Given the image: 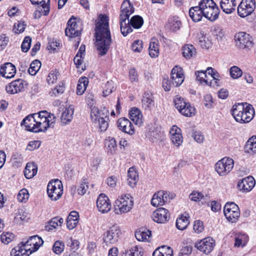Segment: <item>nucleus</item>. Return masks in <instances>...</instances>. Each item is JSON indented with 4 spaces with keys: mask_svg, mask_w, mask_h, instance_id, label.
<instances>
[{
    "mask_svg": "<svg viewBox=\"0 0 256 256\" xmlns=\"http://www.w3.org/2000/svg\"><path fill=\"white\" fill-rule=\"evenodd\" d=\"M56 122V116L46 110L30 114L22 122L26 130L33 132H45Z\"/></svg>",
    "mask_w": 256,
    "mask_h": 256,
    "instance_id": "obj_1",
    "label": "nucleus"
},
{
    "mask_svg": "<svg viewBox=\"0 0 256 256\" xmlns=\"http://www.w3.org/2000/svg\"><path fill=\"white\" fill-rule=\"evenodd\" d=\"M96 46L98 54H106L112 43L108 18L106 16L99 15L96 24Z\"/></svg>",
    "mask_w": 256,
    "mask_h": 256,
    "instance_id": "obj_2",
    "label": "nucleus"
},
{
    "mask_svg": "<svg viewBox=\"0 0 256 256\" xmlns=\"http://www.w3.org/2000/svg\"><path fill=\"white\" fill-rule=\"evenodd\" d=\"M86 100L88 105L91 107L90 118L93 124L98 128L100 132H105L108 126V111L105 108L100 110L98 108L93 106L94 96L92 94H88L86 96Z\"/></svg>",
    "mask_w": 256,
    "mask_h": 256,
    "instance_id": "obj_3",
    "label": "nucleus"
},
{
    "mask_svg": "<svg viewBox=\"0 0 256 256\" xmlns=\"http://www.w3.org/2000/svg\"><path fill=\"white\" fill-rule=\"evenodd\" d=\"M254 110L252 105L247 103H238L232 106V114L235 120L240 124L250 122L254 116Z\"/></svg>",
    "mask_w": 256,
    "mask_h": 256,
    "instance_id": "obj_4",
    "label": "nucleus"
},
{
    "mask_svg": "<svg viewBox=\"0 0 256 256\" xmlns=\"http://www.w3.org/2000/svg\"><path fill=\"white\" fill-rule=\"evenodd\" d=\"M133 206V198L130 194H122L115 201L114 211L117 214H122L129 212Z\"/></svg>",
    "mask_w": 256,
    "mask_h": 256,
    "instance_id": "obj_5",
    "label": "nucleus"
},
{
    "mask_svg": "<svg viewBox=\"0 0 256 256\" xmlns=\"http://www.w3.org/2000/svg\"><path fill=\"white\" fill-rule=\"evenodd\" d=\"M198 4L208 20L214 21L218 18L220 10L213 0H200Z\"/></svg>",
    "mask_w": 256,
    "mask_h": 256,
    "instance_id": "obj_6",
    "label": "nucleus"
},
{
    "mask_svg": "<svg viewBox=\"0 0 256 256\" xmlns=\"http://www.w3.org/2000/svg\"><path fill=\"white\" fill-rule=\"evenodd\" d=\"M47 193L52 200H57L61 198L63 194V186L62 182L58 179L50 180L47 186Z\"/></svg>",
    "mask_w": 256,
    "mask_h": 256,
    "instance_id": "obj_7",
    "label": "nucleus"
},
{
    "mask_svg": "<svg viewBox=\"0 0 256 256\" xmlns=\"http://www.w3.org/2000/svg\"><path fill=\"white\" fill-rule=\"evenodd\" d=\"M234 166V160L228 157H224L219 160L214 166L215 170L220 176H225L228 174Z\"/></svg>",
    "mask_w": 256,
    "mask_h": 256,
    "instance_id": "obj_8",
    "label": "nucleus"
},
{
    "mask_svg": "<svg viewBox=\"0 0 256 256\" xmlns=\"http://www.w3.org/2000/svg\"><path fill=\"white\" fill-rule=\"evenodd\" d=\"M42 238L37 235L30 236L25 242H22L21 244L25 249V252H27V255H30L33 252L37 250L43 244Z\"/></svg>",
    "mask_w": 256,
    "mask_h": 256,
    "instance_id": "obj_9",
    "label": "nucleus"
},
{
    "mask_svg": "<svg viewBox=\"0 0 256 256\" xmlns=\"http://www.w3.org/2000/svg\"><path fill=\"white\" fill-rule=\"evenodd\" d=\"M224 213L228 220L236 222L240 216L238 206L234 202H227L224 208Z\"/></svg>",
    "mask_w": 256,
    "mask_h": 256,
    "instance_id": "obj_10",
    "label": "nucleus"
},
{
    "mask_svg": "<svg viewBox=\"0 0 256 256\" xmlns=\"http://www.w3.org/2000/svg\"><path fill=\"white\" fill-rule=\"evenodd\" d=\"M120 230L118 227L114 226L103 234L104 243L107 246L116 244L119 238Z\"/></svg>",
    "mask_w": 256,
    "mask_h": 256,
    "instance_id": "obj_11",
    "label": "nucleus"
},
{
    "mask_svg": "<svg viewBox=\"0 0 256 256\" xmlns=\"http://www.w3.org/2000/svg\"><path fill=\"white\" fill-rule=\"evenodd\" d=\"M234 40L236 46L240 48H249L253 44L252 38L245 32H239L235 34Z\"/></svg>",
    "mask_w": 256,
    "mask_h": 256,
    "instance_id": "obj_12",
    "label": "nucleus"
},
{
    "mask_svg": "<svg viewBox=\"0 0 256 256\" xmlns=\"http://www.w3.org/2000/svg\"><path fill=\"white\" fill-rule=\"evenodd\" d=\"M68 26L65 30V34L70 38H76L79 36L82 30V24L76 22V18H70L67 23Z\"/></svg>",
    "mask_w": 256,
    "mask_h": 256,
    "instance_id": "obj_13",
    "label": "nucleus"
},
{
    "mask_svg": "<svg viewBox=\"0 0 256 256\" xmlns=\"http://www.w3.org/2000/svg\"><path fill=\"white\" fill-rule=\"evenodd\" d=\"M256 8L254 0H242L238 7V14L242 18L250 15Z\"/></svg>",
    "mask_w": 256,
    "mask_h": 256,
    "instance_id": "obj_14",
    "label": "nucleus"
},
{
    "mask_svg": "<svg viewBox=\"0 0 256 256\" xmlns=\"http://www.w3.org/2000/svg\"><path fill=\"white\" fill-rule=\"evenodd\" d=\"M26 84L20 78L13 80L6 86V92L10 94H16L24 91Z\"/></svg>",
    "mask_w": 256,
    "mask_h": 256,
    "instance_id": "obj_15",
    "label": "nucleus"
},
{
    "mask_svg": "<svg viewBox=\"0 0 256 256\" xmlns=\"http://www.w3.org/2000/svg\"><path fill=\"white\" fill-rule=\"evenodd\" d=\"M214 245V240L208 237L196 242L195 246L200 252L208 254L212 251Z\"/></svg>",
    "mask_w": 256,
    "mask_h": 256,
    "instance_id": "obj_16",
    "label": "nucleus"
},
{
    "mask_svg": "<svg viewBox=\"0 0 256 256\" xmlns=\"http://www.w3.org/2000/svg\"><path fill=\"white\" fill-rule=\"evenodd\" d=\"M96 207L102 214L108 213L111 209V204L108 198L104 194H100L96 200Z\"/></svg>",
    "mask_w": 256,
    "mask_h": 256,
    "instance_id": "obj_17",
    "label": "nucleus"
},
{
    "mask_svg": "<svg viewBox=\"0 0 256 256\" xmlns=\"http://www.w3.org/2000/svg\"><path fill=\"white\" fill-rule=\"evenodd\" d=\"M256 184V181L252 176H248L240 180L238 183V188L242 192L251 191Z\"/></svg>",
    "mask_w": 256,
    "mask_h": 256,
    "instance_id": "obj_18",
    "label": "nucleus"
},
{
    "mask_svg": "<svg viewBox=\"0 0 256 256\" xmlns=\"http://www.w3.org/2000/svg\"><path fill=\"white\" fill-rule=\"evenodd\" d=\"M170 78L172 83L174 86H180L184 79L182 68L177 66H175L172 70Z\"/></svg>",
    "mask_w": 256,
    "mask_h": 256,
    "instance_id": "obj_19",
    "label": "nucleus"
},
{
    "mask_svg": "<svg viewBox=\"0 0 256 256\" xmlns=\"http://www.w3.org/2000/svg\"><path fill=\"white\" fill-rule=\"evenodd\" d=\"M170 214L167 210L160 208L153 212L152 220L157 223L163 224L168 220Z\"/></svg>",
    "mask_w": 256,
    "mask_h": 256,
    "instance_id": "obj_20",
    "label": "nucleus"
},
{
    "mask_svg": "<svg viewBox=\"0 0 256 256\" xmlns=\"http://www.w3.org/2000/svg\"><path fill=\"white\" fill-rule=\"evenodd\" d=\"M166 192L160 190L155 193L152 198L151 204L154 206L164 205L168 199Z\"/></svg>",
    "mask_w": 256,
    "mask_h": 256,
    "instance_id": "obj_21",
    "label": "nucleus"
},
{
    "mask_svg": "<svg viewBox=\"0 0 256 256\" xmlns=\"http://www.w3.org/2000/svg\"><path fill=\"white\" fill-rule=\"evenodd\" d=\"M118 126L119 129L128 134L130 135H132L134 133V128L132 122L125 118H122L118 120L117 122Z\"/></svg>",
    "mask_w": 256,
    "mask_h": 256,
    "instance_id": "obj_22",
    "label": "nucleus"
},
{
    "mask_svg": "<svg viewBox=\"0 0 256 256\" xmlns=\"http://www.w3.org/2000/svg\"><path fill=\"white\" fill-rule=\"evenodd\" d=\"M134 8L129 0H124L121 6L120 20H129V16L134 12Z\"/></svg>",
    "mask_w": 256,
    "mask_h": 256,
    "instance_id": "obj_23",
    "label": "nucleus"
},
{
    "mask_svg": "<svg viewBox=\"0 0 256 256\" xmlns=\"http://www.w3.org/2000/svg\"><path fill=\"white\" fill-rule=\"evenodd\" d=\"M0 74L2 76L6 78H12L16 74V68L12 63L6 62L1 66Z\"/></svg>",
    "mask_w": 256,
    "mask_h": 256,
    "instance_id": "obj_24",
    "label": "nucleus"
},
{
    "mask_svg": "<svg viewBox=\"0 0 256 256\" xmlns=\"http://www.w3.org/2000/svg\"><path fill=\"white\" fill-rule=\"evenodd\" d=\"M130 119L139 126L143 123L142 114L140 110L136 108H132L129 113Z\"/></svg>",
    "mask_w": 256,
    "mask_h": 256,
    "instance_id": "obj_25",
    "label": "nucleus"
},
{
    "mask_svg": "<svg viewBox=\"0 0 256 256\" xmlns=\"http://www.w3.org/2000/svg\"><path fill=\"white\" fill-rule=\"evenodd\" d=\"M74 110V106L70 105L62 112L60 118L62 124L66 125L72 122L73 118Z\"/></svg>",
    "mask_w": 256,
    "mask_h": 256,
    "instance_id": "obj_26",
    "label": "nucleus"
},
{
    "mask_svg": "<svg viewBox=\"0 0 256 256\" xmlns=\"http://www.w3.org/2000/svg\"><path fill=\"white\" fill-rule=\"evenodd\" d=\"M236 0H221L220 6L224 12L227 14H232L236 8Z\"/></svg>",
    "mask_w": 256,
    "mask_h": 256,
    "instance_id": "obj_27",
    "label": "nucleus"
},
{
    "mask_svg": "<svg viewBox=\"0 0 256 256\" xmlns=\"http://www.w3.org/2000/svg\"><path fill=\"white\" fill-rule=\"evenodd\" d=\"M189 15L194 22L200 21L202 17L204 16L203 11L199 5L190 8L189 10Z\"/></svg>",
    "mask_w": 256,
    "mask_h": 256,
    "instance_id": "obj_28",
    "label": "nucleus"
},
{
    "mask_svg": "<svg viewBox=\"0 0 256 256\" xmlns=\"http://www.w3.org/2000/svg\"><path fill=\"white\" fill-rule=\"evenodd\" d=\"M78 213L76 211L71 212L66 220V226L68 229L71 230L76 227L78 222Z\"/></svg>",
    "mask_w": 256,
    "mask_h": 256,
    "instance_id": "obj_29",
    "label": "nucleus"
},
{
    "mask_svg": "<svg viewBox=\"0 0 256 256\" xmlns=\"http://www.w3.org/2000/svg\"><path fill=\"white\" fill-rule=\"evenodd\" d=\"M34 5H40L42 8L40 12L44 16H46L50 12V0H30Z\"/></svg>",
    "mask_w": 256,
    "mask_h": 256,
    "instance_id": "obj_30",
    "label": "nucleus"
},
{
    "mask_svg": "<svg viewBox=\"0 0 256 256\" xmlns=\"http://www.w3.org/2000/svg\"><path fill=\"white\" fill-rule=\"evenodd\" d=\"M149 54L152 58H156L159 54V44L158 40L154 38L151 39L149 48Z\"/></svg>",
    "mask_w": 256,
    "mask_h": 256,
    "instance_id": "obj_31",
    "label": "nucleus"
},
{
    "mask_svg": "<svg viewBox=\"0 0 256 256\" xmlns=\"http://www.w3.org/2000/svg\"><path fill=\"white\" fill-rule=\"evenodd\" d=\"M38 167L34 162H28L26 164L24 172L26 178H33L37 173Z\"/></svg>",
    "mask_w": 256,
    "mask_h": 256,
    "instance_id": "obj_32",
    "label": "nucleus"
},
{
    "mask_svg": "<svg viewBox=\"0 0 256 256\" xmlns=\"http://www.w3.org/2000/svg\"><path fill=\"white\" fill-rule=\"evenodd\" d=\"M151 236V232L142 228L135 232V237L138 241L148 242Z\"/></svg>",
    "mask_w": 256,
    "mask_h": 256,
    "instance_id": "obj_33",
    "label": "nucleus"
},
{
    "mask_svg": "<svg viewBox=\"0 0 256 256\" xmlns=\"http://www.w3.org/2000/svg\"><path fill=\"white\" fill-rule=\"evenodd\" d=\"M244 151L250 154L256 153V136H253L247 141Z\"/></svg>",
    "mask_w": 256,
    "mask_h": 256,
    "instance_id": "obj_34",
    "label": "nucleus"
},
{
    "mask_svg": "<svg viewBox=\"0 0 256 256\" xmlns=\"http://www.w3.org/2000/svg\"><path fill=\"white\" fill-rule=\"evenodd\" d=\"M138 179V176L135 169L131 167L128 172V184L131 187H134L136 184Z\"/></svg>",
    "mask_w": 256,
    "mask_h": 256,
    "instance_id": "obj_35",
    "label": "nucleus"
},
{
    "mask_svg": "<svg viewBox=\"0 0 256 256\" xmlns=\"http://www.w3.org/2000/svg\"><path fill=\"white\" fill-rule=\"evenodd\" d=\"M172 250L169 246H163L156 249L152 256H172Z\"/></svg>",
    "mask_w": 256,
    "mask_h": 256,
    "instance_id": "obj_36",
    "label": "nucleus"
},
{
    "mask_svg": "<svg viewBox=\"0 0 256 256\" xmlns=\"http://www.w3.org/2000/svg\"><path fill=\"white\" fill-rule=\"evenodd\" d=\"M188 214H182L176 221V226L180 230L186 229L189 224Z\"/></svg>",
    "mask_w": 256,
    "mask_h": 256,
    "instance_id": "obj_37",
    "label": "nucleus"
},
{
    "mask_svg": "<svg viewBox=\"0 0 256 256\" xmlns=\"http://www.w3.org/2000/svg\"><path fill=\"white\" fill-rule=\"evenodd\" d=\"M182 25L181 22L178 17L174 16L168 20V28L173 32L180 30Z\"/></svg>",
    "mask_w": 256,
    "mask_h": 256,
    "instance_id": "obj_38",
    "label": "nucleus"
},
{
    "mask_svg": "<svg viewBox=\"0 0 256 256\" xmlns=\"http://www.w3.org/2000/svg\"><path fill=\"white\" fill-rule=\"evenodd\" d=\"M64 220L60 216L54 217L48 222V224L46 226L48 230H52L58 226H60Z\"/></svg>",
    "mask_w": 256,
    "mask_h": 256,
    "instance_id": "obj_39",
    "label": "nucleus"
},
{
    "mask_svg": "<svg viewBox=\"0 0 256 256\" xmlns=\"http://www.w3.org/2000/svg\"><path fill=\"white\" fill-rule=\"evenodd\" d=\"M183 56L186 58H190L196 54V50L192 44H186L182 48Z\"/></svg>",
    "mask_w": 256,
    "mask_h": 256,
    "instance_id": "obj_40",
    "label": "nucleus"
},
{
    "mask_svg": "<svg viewBox=\"0 0 256 256\" xmlns=\"http://www.w3.org/2000/svg\"><path fill=\"white\" fill-rule=\"evenodd\" d=\"M142 106L144 110L151 109L154 106V100L151 95L145 94L142 100Z\"/></svg>",
    "mask_w": 256,
    "mask_h": 256,
    "instance_id": "obj_41",
    "label": "nucleus"
},
{
    "mask_svg": "<svg viewBox=\"0 0 256 256\" xmlns=\"http://www.w3.org/2000/svg\"><path fill=\"white\" fill-rule=\"evenodd\" d=\"M88 83V80L86 77H82L79 79L76 88L77 94L82 95L84 92Z\"/></svg>",
    "mask_w": 256,
    "mask_h": 256,
    "instance_id": "obj_42",
    "label": "nucleus"
},
{
    "mask_svg": "<svg viewBox=\"0 0 256 256\" xmlns=\"http://www.w3.org/2000/svg\"><path fill=\"white\" fill-rule=\"evenodd\" d=\"M120 28L121 32L124 36L132 32L129 20H120Z\"/></svg>",
    "mask_w": 256,
    "mask_h": 256,
    "instance_id": "obj_43",
    "label": "nucleus"
},
{
    "mask_svg": "<svg viewBox=\"0 0 256 256\" xmlns=\"http://www.w3.org/2000/svg\"><path fill=\"white\" fill-rule=\"evenodd\" d=\"M143 250L142 248L138 246L132 247L129 250H127L125 253H123L122 256H142Z\"/></svg>",
    "mask_w": 256,
    "mask_h": 256,
    "instance_id": "obj_44",
    "label": "nucleus"
},
{
    "mask_svg": "<svg viewBox=\"0 0 256 256\" xmlns=\"http://www.w3.org/2000/svg\"><path fill=\"white\" fill-rule=\"evenodd\" d=\"M178 111L182 114L187 117L192 116L195 114V109L190 103L187 104L186 106L182 107Z\"/></svg>",
    "mask_w": 256,
    "mask_h": 256,
    "instance_id": "obj_45",
    "label": "nucleus"
},
{
    "mask_svg": "<svg viewBox=\"0 0 256 256\" xmlns=\"http://www.w3.org/2000/svg\"><path fill=\"white\" fill-rule=\"evenodd\" d=\"M11 256H29L27 255V252H25V249L21 244L13 248L10 252Z\"/></svg>",
    "mask_w": 256,
    "mask_h": 256,
    "instance_id": "obj_46",
    "label": "nucleus"
},
{
    "mask_svg": "<svg viewBox=\"0 0 256 256\" xmlns=\"http://www.w3.org/2000/svg\"><path fill=\"white\" fill-rule=\"evenodd\" d=\"M198 43L202 48L208 49L212 46L211 41L202 34L199 36Z\"/></svg>",
    "mask_w": 256,
    "mask_h": 256,
    "instance_id": "obj_47",
    "label": "nucleus"
},
{
    "mask_svg": "<svg viewBox=\"0 0 256 256\" xmlns=\"http://www.w3.org/2000/svg\"><path fill=\"white\" fill-rule=\"evenodd\" d=\"M195 74L196 80L200 82L201 84L204 83L206 85H211L212 82H208L206 79L207 76L206 72L204 70L197 71L196 72Z\"/></svg>",
    "mask_w": 256,
    "mask_h": 256,
    "instance_id": "obj_48",
    "label": "nucleus"
},
{
    "mask_svg": "<svg viewBox=\"0 0 256 256\" xmlns=\"http://www.w3.org/2000/svg\"><path fill=\"white\" fill-rule=\"evenodd\" d=\"M144 24L142 18L139 16H135L132 18L130 20V24L135 28H140Z\"/></svg>",
    "mask_w": 256,
    "mask_h": 256,
    "instance_id": "obj_49",
    "label": "nucleus"
},
{
    "mask_svg": "<svg viewBox=\"0 0 256 256\" xmlns=\"http://www.w3.org/2000/svg\"><path fill=\"white\" fill-rule=\"evenodd\" d=\"M41 66V62L39 60H36L32 62L28 70L29 74L32 76L36 74Z\"/></svg>",
    "mask_w": 256,
    "mask_h": 256,
    "instance_id": "obj_50",
    "label": "nucleus"
},
{
    "mask_svg": "<svg viewBox=\"0 0 256 256\" xmlns=\"http://www.w3.org/2000/svg\"><path fill=\"white\" fill-rule=\"evenodd\" d=\"M26 216L22 210H18L15 213L13 222L16 224H22L25 220Z\"/></svg>",
    "mask_w": 256,
    "mask_h": 256,
    "instance_id": "obj_51",
    "label": "nucleus"
},
{
    "mask_svg": "<svg viewBox=\"0 0 256 256\" xmlns=\"http://www.w3.org/2000/svg\"><path fill=\"white\" fill-rule=\"evenodd\" d=\"M106 146L108 149V152L112 154L116 151L117 146L115 139L109 138L106 140Z\"/></svg>",
    "mask_w": 256,
    "mask_h": 256,
    "instance_id": "obj_52",
    "label": "nucleus"
},
{
    "mask_svg": "<svg viewBox=\"0 0 256 256\" xmlns=\"http://www.w3.org/2000/svg\"><path fill=\"white\" fill-rule=\"evenodd\" d=\"M14 235L10 232H4L0 236L1 242L7 244L14 240Z\"/></svg>",
    "mask_w": 256,
    "mask_h": 256,
    "instance_id": "obj_53",
    "label": "nucleus"
},
{
    "mask_svg": "<svg viewBox=\"0 0 256 256\" xmlns=\"http://www.w3.org/2000/svg\"><path fill=\"white\" fill-rule=\"evenodd\" d=\"M248 240V236L246 235L238 236L235 239L234 246L239 247L244 246Z\"/></svg>",
    "mask_w": 256,
    "mask_h": 256,
    "instance_id": "obj_54",
    "label": "nucleus"
},
{
    "mask_svg": "<svg viewBox=\"0 0 256 256\" xmlns=\"http://www.w3.org/2000/svg\"><path fill=\"white\" fill-rule=\"evenodd\" d=\"M174 102L176 108L179 110L182 108V107L186 106L188 102H186L184 98H182L179 96H176L174 100Z\"/></svg>",
    "mask_w": 256,
    "mask_h": 256,
    "instance_id": "obj_55",
    "label": "nucleus"
},
{
    "mask_svg": "<svg viewBox=\"0 0 256 256\" xmlns=\"http://www.w3.org/2000/svg\"><path fill=\"white\" fill-rule=\"evenodd\" d=\"M230 76L234 79L240 77L242 74V70L236 66H233L230 69Z\"/></svg>",
    "mask_w": 256,
    "mask_h": 256,
    "instance_id": "obj_56",
    "label": "nucleus"
},
{
    "mask_svg": "<svg viewBox=\"0 0 256 256\" xmlns=\"http://www.w3.org/2000/svg\"><path fill=\"white\" fill-rule=\"evenodd\" d=\"M29 197V194L26 189L21 190L17 196V198L20 202H26Z\"/></svg>",
    "mask_w": 256,
    "mask_h": 256,
    "instance_id": "obj_57",
    "label": "nucleus"
},
{
    "mask_svg": "<svg viewBox=\"0 0 256 256\" xmlns=\"http://www.w3.org/2000/svg\"><path fill=\"white\" fill-rule=\"evenodd\" d=\"M64 87L62 84V85L56 86L54 88L52 89L50 92V94L52 96H58L59 95L64 93Z\"/></svg>",
    "mask_w": 256,
    "mask_h": 256,
    "instance_id": "obj_58",
    "label": "nucleus"
},
{
    "mask_svg": "<svg viewBox=\"0 0 256 256\" xmlns=\"http://www.w3.org/2000/svg\"><path fill=\"white\" fill-rule=\"evenodd\" d=\"M64 248V244L62 242L58 240L54 243L52 250L55 254H60L63 252Z\"/></svg>",
    "mask_w": 256,
    "mask_h": 256,
    "instance_id": "obj_59",
    "label": "nucleus"
},
{
    "mask_svg": "<svg viewBox=\"0 0 256 256\" xmlns=\"http://www.w3.org/2000/svg\"><path fill=\"white\" fill-rule=\"evenodd\" d=\"M170 139L174 145L176 147H179L182 144L183 142V138L182 134H178L177 135H174V136H172L170 137Z\"/></svg>",
    "mask_w": 256,
    "mask_h": 256,
    "instance_id": "obj_60",
    "label": "nucleus"
},
{
    "mask_svg": "<svg viewBox=\"0 0 256 256\" xmlns=\"http://www.w3.org/2000/svg\"><path fill=\"white\" fill-rule=\"evenodd\" d=\"M31 42L32 40L30 36H26L24 38L21 45L22 50L23 52H26L29 50Z\"/></svg>",
    "mask_w": 256,
    "mask_h": 256,
    "instance_id": "obj_61",
    "label": "nucleus"
},
{
    "mask_svg": "<svg viewBox=\"0 0 256 256\" xmlns=\"http://www.w3.org/2000/svg\"><path fill=\"white\" fill-rule=\"evenodd\" d=\"M88 188V182L86 180H84L77 190L78 194L82 196L85 194Z\"/></svg>",
    "mask_w": 256,
    "mask_h": 256,
    "instance_id": "obj_62",
    "label": "nucleus"
},
{
    "mask_svg": "<svg viewBox=\"0 0 256 256\" xmlns=\"http://www.w3.org/2000/svg\"><path fill=\"white\" fill-rule=\"evenodd\" d=\"M114 89V82L112 81H108L105 85L103 94L104 96H106L111 94Z\"/></svg>",
    "mask_w": 256,
    "mask_h": 256,
    "instance_id": "obj_63",
    "label": "nucleus"
},
{
    "mask_svg": "<svg viewBox=\"0 0 256 256\" xmlns=\"http://www.w3.org/2000/svg\"><path fill=\"white\" fill-rule=\"evenodd\" d=\"M80 242L78 240L70 239L68 240L67 246L70 248L72 252H75L79 248Z\"/></svg>",
    "mask_w": 256,
    "mask_h": 256,
    "instance_id": "obj_64",
    "label": "nucleus"
}]
</instances>
